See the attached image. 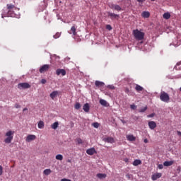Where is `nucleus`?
<instances>
[{
  "mask_svg": "<svg viewBox=\"0 0 181 181\" xmlns=\"http://www.w3.org/2000/svg\"><path fill=\"white\" fill-rule=\"evenodd\" d=\"M19 11L15 5L12 4H7V13L6 14H1V18H5L6 16H10L11 18H15V15H16V12Z\"/></svg>",
  "mask_w": 181,
  "mask_h": 181,
  "instance_id": "1",
  "label": "nucleus"
},
{
  "mask_svg": "<svg viewBox=\"0 0 181 181\" xmlns=\"http://www.w3.org/2000/svg\"><path fill=\"white\" fill-rule=\"evenodd\" d=\"M133 36L136 40H144L145 37V33L141 32L139 30L136 29L133 30Z\"/></svg>",
  "mask_w": 181,
  "mask_h": 181,
  "instance_id": "2",
  "label": "nucleus"
},
{
  "mask_svg": "<svg viewBox=\"0 0 181 181\" xmlns=\"http://www.w3.org/2000/svg\"><path fill=\"white\" fill-rule=\"evenodd\" d=\"M14 134H15L14 131H12V130L8 131L5 134V136H6V138L4 139L5 144H11L13 139Z\"/></svg>",
  "mask_w": 181,
  "mask_h": 181,
  "instance_id": "3",
  "label": "nucleus"
},
{
  "mask_svg": "<svg viewBox=\"0 0 181 181\" xmlns=\"http://www.w3.org/2000/svg\"><path fill=\"white\" fill-rule=\"evenodd\" d=\"M160 100H161L163 103H169L170 101V97L168 93L162 91L160 94Z\"/></svg>",
  "mask_w": 181,
  "mask_h": 181,
  "instance_id": "4",
  "label": "nucleus"
},
{
  "mask_svg": "<svg viewBox=\"0 0 181 181\" xmlns=\"http://www.w3.org/2000/svg\"><path fill=\"white\" fill-rule=\"evenodd\" d=\"M49 69H50V65L49 64L42 65L40 69V73H46V71H49Z\"/></svg>",
  "mask_w": 181,
  "mask_h": 181,
  "instance_id": "5",
  "label": "nucleus"
},
{
  "mask_svg": "<svg viewBox=\"0 0 181 181\" xmlns=\"http://www.w3.org/2000/svg\"><path fill=\"white\" fill-rule=\"evenodd\" d=\"M18 88L22 90V88H30V85L28 83H20L18 85Z\"/></svg>",
  "mask_w": 181,
  "mask_h": 181,
  "instance_id": "6",
  "label": "nucleus"
},
{
  "mask_svg": "<svg viewBox=\"0 0 181 181\" xmlns=\"http://www.w3.org/2000/svg\"><path fill=\"white\" fill-rule=\"evenodd\" d=\"M104 142H107V144H114L115 142V139L113 137L107 136L103 139Z\"/></svg>",
  "mask_w": 181,
  "mask_h": 181,
  "instance_id": "7",
  "label": "nucleus"
},
{
  "mask_svg": "<svg viewBox=\"0 0 181 181\" xmlns=\"http://www.w3.org/2000/svg\"><path fill=\"white\" fill-rule=\"evenodd\" d=\"M56 74L57 76H60V74L62 76H66V70L64 69H57L56 70Z\"/></svg>",
  "mask_w": 181,
  "mask_h": 181,
  "instance_id": "8",
  "label": "nucleus"
},
{
  "mask_svg": "<svg viewBox=\"0 0 181 181\" xmlns=\"http://www.w3.org/2000/svg\"><path fill=\"white\" fill-rule=\"evenodd\" d=\"M160 177H162V173H156V174L152 175L151 176V179L153 181L158 180V179H160Z\"/></svg>",
  "mask_w": 181,
  "mask_h": 181,
  "instance_id": "9",
  "label": "nucleus"
},
{
  "mask_svg": "<svg viewBox=\"0 0 181 181\" xmlns=\"http://www.w3.org/2000/svg\"><path fill=\"white\" fill-rule=\"evenodd\" d=\"M107 15L110 19H118L119 18V15L111 12H107Z\"/></svg>",
  "mask_w": 181,
  "mask_h": 181,
  "instance_id": "10",
  "label": "nucleus"
},
{
  "mask_svg": "<svg viewBox=\"0 0 181 181\" xmlns=\"http://www.w3.org/2000/svg\"><path fill=\"white\" fill-rule=\"evenodd\" d=\"M35 139H36V136L33 134H29L25 141L26 142H32V141H35Z\"/></svg>",
  "mask_w": 181,
  "mask_h": 181,
  "instance_id": "11",
  "label": "nucleus"
},
{
  "mask_svg": "<svg viewBox=\"0 0 181 181\" xmlns=\"http://www.w3.org/2000/svg\"><path fill=\"white\" fill-rule=\"evenodd\" d=\"M86 153H87L88 155L93 156V155H94V153H97V151H95V148H88V149L86 151Z\"/></svg>",
  "mask_w": 181,
  "mask_h": 181,
  "instance_id": "12",
  "label": "nucleus"
},
{
  "mask_svg": "<svg viewBox=\"0 0 181 181\" xmlns=\"http://www.w3.org/2000/svg\"><path fill=\"white\" fill-rule=\"evenodd\" d=\"M57 95H59V90H54L50 93L49 97L52 98V100H54Z\"/></svg>",
  "mask_w": 181,
  "mask_h": 181,
  "instance_id": "13",
  "label": "nucleus"
},
{
  "mask_svg": "<svg viewBox=\"0 0 181 181\" xmlns=\"http://www.w3.org/2000/svg\"><path fill=\"white\" fill-rule=\"evenodd\" d=\"M126 138L127 139V141H130L131 142L136 141V137H135L134 135L132 134H129L126 136Z\"/></svg>",
  "mask_w": 181,
  "mask_h": 181,
  "instance_id": "14",
  "label": "nucleus"
},
{
  "mask_svg": "<svg viewBox=\"0 0 181 181\" xmlns=\"http://www.w3.org/2000/svg\"><path fill=\"white\" fill-rule=\"evenodd\" d=\"M148 127L150 129H155L156 128V122L153 121L148 122Z\"/></svg>",
  "mask_w": 181,
  "mask_h": 181,
  "instance_id": "15",
  "label": "nucleus"
},
{
  "mask_svg": "<svg viewBox=\"0 0 181 181\" xmlns=\"http://www.w3.org/2000/svg\"><path fill=\"white\" fill-rule=\"evenodd\" d=\"M112 9H115V11H122V8H121V6H119V5L117 4H112L111 6Z\"/></svg>",
  "mask_w": 181,
  "mask_h": 181,
  "instance_id": "16",
  "label": "nucleus"
},
{
  "mask_svg": "<svg viewBox=\"0 0 181 181\" xmlns=\"http://www.w3.org/2000/svg\"><path fill=\"white\" fill-rule=\"evenodd\" d=\"M95 85L96 86V87H98V88H101V87H103L105 86L104 82L102 81H96L95 82Z\"/></svg>",
  "mask_w": 181,
  "mask_h": 181,
  "instance_id": "17",
  "label": "nucleus"
},
{
  "mask_svg": "<svg viewBox=\"0 0 181 181\" xmlns=\"http://www.w3.org/2000/svg\"><path fill=\"white\" fill-rule=\"evenodd\" d=\"M83 110L85 112H88L90 111V105L88 103L83 105Z\"/></svg>",
  "mask_w": 181,
  "mask_h": 181,
  "instance_id": "18",
  "label": "nucleus"
},
{
  "mask_svg": "<svg viewBox=\"0 0 181 181\" xmlns=\"http://www.w3.org/2000/svg\"><path fill=\"white\" fill-rule=\"evenodd\" d=\"M142 18H149L151 16V13L149 11H143L141 13Z\"/></svg>",
  "mask_w": 181,
  "mask_h": 181,
  "instance_id": "19",
  "label": "nucleus"
},
{
  "mask_svg": "<svg viewBox=\"0 0 181 181\" xmlns=\"http://www.w3.org/2000/svg\"><path fill=\"white\" fill-rule=\"evenodd\" d=\"M134 88H135L136 91H138V93H140V91H144V87H142L138 84H136V86Z\"/></svg>",
  "mask_w": 181,
  "mask_h": 181,
  "instance_id": "20",
  "label": "nucleus"
},
{
  "mask_svg": "<svg viewBox=\"0 0 181 181\" xmlns=\"http://www.w3.org/2000/svg\"><path fill=\"white\" fill-rule=\"evenodd\" d=\"M69 33L71 35L72 34L74 36H76V35H77V33L76 32V26L74 25L71 27Z\"/></svg>",
  "mask_w": 181,
  "mask_h": 181,
  "instance_id": "21",
  "label": "nucleus"
},
{
  "mask_svg": "<svg viewBox=\"0 0 181 181\" xmlns=\"http://www.w3.org/2000/svg\"><path fill=\"white\" fill-rule=\"evenodd\" d=\"M97 177H98V179H105L107 174L98 173L97 174Z\"/></svg>",
  "mask_w": 181,
  "mask_h": 181,
  "instance_id": "22",
  "label": "nucleus"
},
{
  "mask_svg": "<svg viewBox=\"0 0 181 181\" xmlns=\"http://www.w3.org/2000/svg\"><path fill=\"white\" fill-rule=\"evenodd\" d=\"M59 127V122H55L54 123H53L52 125H51V128L52 129H57V127Z\"/></svg>",
  "mask_w": 181,
  "mask_h": 181,
  "instance_id": "23",
  "label": "nucleus"
},
{
  "mask_svg": "<svg viewBox=\"0 0 181 181\" xmlns=\"http://www.w3.org/2000/svg\"><path fill=\"white\" fill-rule=\"evenodd\" d=\"M142 163V161L141 160H134L133 162L134 166H138L139 165H141Z\"/></svg>",
  "mask_w": 181,
  "mask_h": 181,
  "instance_id": "24",
  "label": "nucleus"
},
{
  "mask_svg": "<svg viewBox=\"0 0 181 181\" xmlns=\"http://www.w3.org/2000/svg\"><path fill=\"white\" fill-rule=\"evenodd\" d=\"M100 104L101 105H103V107H107V100H103V99H100Z\"/></svg>",
  "mask_w": 181,
  "mask_h": 181,
  "instance_id": "25",
  "label": "nucleus"
},
{
  "mask_svg": "<svg viewBox=\"0 0 181 181\" xmlns=\"http://www.w3.org/2000/svg\"><path fill=\"white\" fill-rule=\"evenodd\" d=\"M44 175H45L46 176H49V175H50V173H52V170L50 169H45L43 171Z\"/></svg>",
  "mask_w": 181,
  "mask_h": 181,
  "instance_id": "26",
  "label": "nucleus"
},
{
  "mask_svg": "<svg viewBox=\"0 0 181 181\" xmlns=\"http://www.w3.org/2000/svg\"><path fill=\"white\" fill-rule=\"evenodd\" d=\"M44 127H45V122H43V121H40L38 122V128L40 129H42V128H44Z\"/></svg>",
  "mask_w": 181,
  "mask_h": 181,
  "instance_id": "27",
  "label": "nucleus"
},
{
  "mask_svg": "<svg viewBox=\"0 0 181 181\" xmlns=\"http://www.w3.org/2000/svg\"><path fill=\"white\" fill-rule=\"evenodd\" d=\"M163 17L164 19H170V13H165L163 15Z\"/></svg>",
  "mask_w": 181,
  "mask_h": 181,
  "instance_id": "28",
  "label": "nucleus"
},
{
  "mask_svg": "<svg viewBox=\"0 0 181 181\" xmlns=\"http://www.w3.org/2000/svg\"><path fill=\"white\" fill-rule=\"evenodd\" d=\"M173 164V163L172 161H165L163 163L164 166H172Z\"/></svg>",
  "mask_w": 181,
  "mask_h": 181,
  "instance_id": "29",
  "label": "nucleus"
},
{
  "mask_svg": "<svg viewBox=\"0 0 181 181\" xmlns=\"http://www.w3.org/2000/svg\"><path fill=\"white\" fill-rule=\"evenodd\" d=\"M74 108L75 110H80V108H81V105L80 104V103H76Z\"/></svg>",
  "mask_w": 181,
  "mask_h": 181,
  "instance_id": "30",
  "label": "nucleus"
},
{
  "mask_svg": "<svg viewBox=\"0 0 181 181\" xmlns=\"http://www.w3.org/2000/svg\"><path fill=\"white\" fill-rule=\"evenodd\" d=\"M55 159H57V160H62L63 159V155L62 154H58L55 156Z\"/></svg>",
  "mask_w": 181,
  "mask_h": 181,
  "instance_id": "31",
  "label": "nucleus"
},
{
  "mask_svg": "<svg viewBox=\"0 0 181 181\" xmlns=\"http://www.w3.org/2000/svg\"><path fill=\"white\" fill-rule=\"evenodd\" d=\"M146 110H148V106H146V107L141 108L140 110H139V112H145V111H146Z\"/></svg>",
  "mask_w": 181,
  "mask_h": 181,
  "instance_id": "32",
  "label": "nucleus"
},
{
  "mask_svg": "<svg viewBox=\"0 0 181 181\" xmlns=\"http://www.w3.org/2000/svg\"><path fill=\"white\" fill-rule=\"evenodd\" d=\"M76 142L78 145H81L83 144V140L80 138L76 139Z\"/></svg>",
  "mask_w": 181,
  "mask_h": 181,
  "instance_id": "33",
  "label": "nucleus"
},
{
  "mask_svg": "<svg viewBox=\"0 0 181 181\" xmlns=\"http://www.w3.org/2000/svg\"><path fill=\"white\" fill-rule=\"evenodd\" d=\"M61 33H57L54 35V39H59V37L61 36Z\"/></svg>",
  "mask_w": 181,
  "mask_h": 181,
  "instance_id": "34",
  "label": "nucleus"
},
{
  "mask_svg": "<svg viewBox=\"0 0 181 181\" xmlns=\"http://www.w3.org/2000/svg\"><path fill=\"white\" fill-rule=\"evenodd\" d=\"M92 125L94 128H98V127H100V124L98 122H94Z\"/></svg>",
  "mask_w": 181,
  "mask_h": 181,
  "instance_id": "35",
  "label": "nucleus"
},
{
  "mask_svg": "<svg viewBox=\"0 0 181 181\" xmlns=\"http://www.w3.org/2000/svg\"><path fill=\"white\" fill-rule=\"evenodd\" d=\"M4 173V167L2 165H0V176H2Z\"/></svg>",
  "mask_w": 181,
  "mask_h": 181,
  "instance_id": "36",
  "label": "nucleus"
},
{
  "mask_svg": "<svg viewBox=\"0 0 181 181\" xmlns=\"http://www.w3.org/2000/svg\"><path fill=\"white\" fill-rule=\"evenodd\" d=\"M107 88H110V90H115V86L112 85L107 86Z\"/></svg>",
  "mask_w": 181,
  "mask_h": 181,
  "instance_id": "37",
  "label": "nucleus"
},
{
  "mask_svg": "<svg viewBox=\"0 0 181 181\" xmlns=\"http://www.w3.org/2000/svg\"><path fill=\"white\" fill-rule=\"evenodd\" d=\"M106 29H107V30H112V27H111V25H107Z\"/></svg>",
  "mask_w": 181,
  "mask_h": 181,
  "instance_id": "38",
  "label": "nucleus"
},
{
  "mask_svg": "<svg viewBox=\"0 0 181 181\" xmlns=\"http://www.w3.org/2000/svg\"><path fill=\"white\" fill-rule=\"evenodd\" d=\"M130 108L132 109V110H136V105H130Z\"/></svg>",
  "mask_w": 181,
  "mask_h": 181,
  "instance_id": "39",
  "label": "nucleus"
},
{
  "mask_svg": "<svg viewBox=\"0 0 181 181\" xmlns=\"http://www.w3.org/2000/svg\"><path fill=\"white\" fill-rule=\"evenodd\" d=\"M147 117L148 118H153V117H155V113H151L148 115Z\"/></svg>",
  "mask_w": 181,
  "mask_h": 181,
  "instance_id": "40",
  "label": "nucleus"
},
{
  "mask_svg": "<svg viewBox=\"0 0 181 181\" xmlns=\"http://www.w3.org/2000/svg\"><path fill=\"white\" fill-rule=\"evenodd\" d=\"M126 177H127V179L129 180V179H131V177H132V175L127 174Z\"/></svg>",
  "mask_w": 181,
  "mask_h": 181,
  "instance_id": "41",
  "label": "nucleus"
},
{
  "mask_svg": "<svg viewBox=\"0 0 181 181\" xmlns=\"http://www.w3.org/2000/svg\"><path fill=\"white\" fill-rule=\"evenodd\" d=\"M46 83H47V81H46V79H42L41 80V83L42 84H46Z\"/></svg>",
  "mask_w": 181,
  "mask_h": 181,
  "instance_id": "42",
  "label": "nucleus"
},
{
  "mask_svg": "<svg viewBox=\"0 0 181 181\" xmlns=\"http://www.w3.org/2000/svg\"><path fill=\"white\" fill-rule=\"evenodd\" d=\"M61 181H71V180L67 179V178H63L61 180Z\"/></svg>",
  "mask_w": 181,
  "mask_h": 181,
  "instance_id": "43",
  "label": "nucleus"
},
{
  "mask_svg": "<svg viewBox=\"0 0 181 181\" xmlns=\"http://www.w3.org/2000/svg\"><path fill=\"white\" fill-rule=\"evenodd\" d=\"M15 107H16V108H21L20 105L18 104V103H16V104L15 105Z\"/></svg>",
  "mask_w": 181,
  "mask_h": 181,
  "instance_id": "44",
  "label": "nucleus"
},
{
  "mask_svg": "<svg viewBox=\"0 0 181 181\" xmlns=\"http://www.w3.org/2000/svg\"><path fill=\"white\" fill-rule=\"evenodd\" d=\"M163 168V165L159 164L158 165V169H162Z\"/></svg>",
  "mask_w": 181,
  "mask_h": 181,
  "instance_id": "45",
  "label": "nucleus"
},
{
  "mask_svg": "<svg viewBox=\"0 0 181 181\" xmlns=\"http://www.w3.org/2000/svg\"><path fill=\"white\" fill-rule=\"evenodd\" d=\"M144 144H148V142H149V141H148V139H145L144 140Z\"/></svg>",
  "mask_w": 181,
  "mask_h": 181,
  "instance_id": "46",
  "label": "nucleus"
},
{
  "mask_svg": "<svg viewBox=\"0 0 181 181\" xmlns=\"http://www.w3.org/2000/svg\"><path fill=\"white\" fill-rule=\"evenodd\" d=\"M177 135H178L179 136H181V132L177 131Z\"/></svg>",
  "mask_w": 181,
  "mask_h": 181,
  "instance_id": "47",
  "label": "nucleus"
},
{
  "mask_svg": "<svg viewBox=\"0 0 181 181\" xmlns=\"http://www.w3.org/2000/svg\"><path fill=\"white\" fill-rule=\"evenodd\" d=\"M144 1H145V0H137V2H140L141 4H142L144 2Z\"/></svg>",
  "mask_w": 181,
  "mask_h": 181,
  "instance_id": "48",
  "label": "nucleus"
},
{
  "mask_svg": "<svg viewBox=\"0 0 181 181\" xmlns=\"http://www.w3.org/2000/svg\"><path fill=\"white\" fill-rule=\"evenodd\" d=\"M180 64H181V61L179 62H177V64H176V66H180Z\"/></svg>",
  "mask_w": 181,
  "mask_h": 181,
  "instance_id": "49",
  "label": "nucleus"
},
{
  "mask_svg": "<svg viewBox=\"0 0 181 181\" xmlns=\"http://www.w3.org/2000/svg\"><path fill=\"white\" fill-rule=\"evenodd\" d=\"M23 112L28 111V108H27V107L24 108V109L23 110Z\"/></svg>",
  "mask_w": 181,
  "mask_h": 181,
  "instance_id": "50",
  "label": "nucleus"
},
{
  "mask_svg": "<svg viewBox=\"0 0 181 181\" xmlns=\"http://www.w3.org/2000/svg\"><path fill=\"white\" fill-rule=\"evenodd\" d=\"M124 162H128L129 160H128V158H124Z\"/></svg>",
  "mask_w": 181,
  "mask_h": 181,
  "instance_id": "51",
  "label": "nucleus"
},
{
  "mask_svg": "<svg viewBox=\"0 0 181 181\" xmlns=\"http://www.w3.org/2000/svg\"><path fill=\"white\" fill-rule=\"evenodd\" d=\"M121 122H122V124H125V121L124 120L121 119Z\"/></svg>",
  "mask_w": 181,
  "mask_h": 181,
  "instance_id": "52",
  "label": "nucleus"
},
{
  "mask_svg": "<svg viewBox=\"0 0 181 181\" xmlns=\"http://www.w3.org/2000/svg\"><path fill=\"white\" fill-rule=\"evenodd\" d=\"M152 2H154L155 0H151Z\"/></svg>",
  "mask_w": 181,
  "mask_h": 181,
  "instance_id": "53",
  "label": "nucleus"
}]
</instances>
